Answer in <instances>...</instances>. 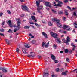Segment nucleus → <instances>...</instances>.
<instances>
[{
    "label": "nucleus",
    "mask_w": 77,
    "mask_h": 77,
    "mask_svg": "<svg viewBox=\"0 0 77 77\" xmlns=\"http://www.w3.org/2000/svg\"><path fill=\"white\" fill-rule=\"evenodd\" d=\"M46 9H47V11H49V8H46Z\"/></svg>",
    "instance_id": "64"
},
{
    "label": "nucleus",
    "mask_w": 77,
    "mask_h": 77,
    "mask_svg": "<svg viewBox=\"0 0 77 77\" xmlns=\"http://www.w3.org/2000/svg\"><path fill=\"white\" fill-rule=\"evenodd\" d=\"M60 39H57L56 40H55L56 41H57V43H59V44H61V41L59 40Z\"/></svg>",
    "instance_id": "23"
},
{
    "label": "nucleus",
    "mask_w": 77,
    "mask_h": 77,
    "mask_svg": "<svg viewBox=\"0 0 77 77\" xmlns=\"http://www.w3.org/2000/svg\"><path fill=\"white\" fill-rule=\"evenodd\" d=\"M63 19L64 21H66V17H63Z\"/></svg>",
    "instance_id": "38"
},
{
    "label": "nucleus",
    "mask_w": 77,
    "mask_h": 77,
    "mask_svg": "<svg viewBox=\"0 0 77 77\" xmlns=\"http://www.w3.org/2000/svg\"><path fill=\"white\" fill-rule=\"evenodd\" d=\"M20 24H21V23L20 22H17V25L18 26L17 27L18 28V29L16 28L14 29V32H16L17 31H18V30H20Z\"/></svg>",
    "instance_id": "3"
},
{
    "label": "nucleus",
    "mask_w": 77,
    "mask_h": 77,
    "mask_svg": "<svg viewBox=\"0 0 77 77\" xmlns=\"http://www.w3.org/2000/svg\"><path fill=\"white\" fill-rule=\"evenodd\" d=\"M30 26H26L24 27V29H29V28H30Z\"/></svg>",
    "instance_id": "25"
},
{
    "label": "nucleus",
    "mask_w": 77,
    "mask_h": 77,
    "mask_svg": "<svg viewBox=\"0 0 77 77\" xmlns=\"http://www.w3.org/2000/svg\"><path fill=\"white\" fill-rule=\"evenodd\" d=\"M50 35L52 37L54 38H56L55 40L57 39H60V38H57L58 36V35L55 33H53V32H50Z\"/></svg>",
    "instance_id": "2"
},
{
    "label": "nucleus",
    "mask_w": 77,
    "mask_h": 77,
    "mask_svg": "<svg viewBox=\"0 0 77 77\" xmlns=\"http://www.w3.org/2000/svg\"><path fill=\"white\" fill-rule=\"evenodd\" d=\"M75 47H74L73 48V49H72L73 51H74L75 49Z\"/></svg>",
    "instance_id": "62"
},
{
    "label": "nucleus",
    "mask_w": 77,
    "mask_h": 77,
    "mask_svg": "<svg viewBox=\"0 0 77 77\" xmlns=\"http://www.w3.org/2000/svg\"><path fill=\"white\" fill-rule=\"evenodd\" d=\"M5 22L3 21L2 23V26H3L4 25V24H5Z\"/></svg>",
    "instance_id": "47"
},
{
    "label": "nucleus",
    "mask_w": 77,
    "mask_h": 77,
    "mask_svg": "<svg viewBox=\"0 0 77 77\" xmlns=\"http://www.w3.org/2000/svg\"><path fill=\"white\" fill-rule=\"evenodd\" d=\"M67 42H68V43H69L68 42H69L71 41V39L69 37H67Z\"/></svg>",
    "instance_id": "19"
},
{
    "label": "nucleus",
    "mask_w": 77,
    "mask_h": 77,
    "mask_svg": "<svg viewBox=\"0 0 77 77\" xmlns=\"http://www.w3.org/2000/svg\"><path fill=\"white\" fill-rule=\"evenodd\" d=\"M22 8L23 11H27V7L26 6L22 5Z\"/></svg>",
    "instance_id": "7"
},
{
    "label": "nucleus",
    "mask_w": 77,
    "mask_h": 77,
    "mask_svg": "<svg viewBox=\"0 0 77 77\" xmlns=\"http://www.w3.org/2000/svg\"><path fill=\"white\" fill-rule=\"evenodd\" d=\"M74 27H75V28H77V23H74Z\"/></svg>",
    "instance_id": "28"
},
{
    "label": "nucleus",
    "mask_w": 77,
    "mask_h": 77,
    "mask_svg": "<svg viewBox=\"0 0 77 77\" xmlns=\"http://www.w3.org/2000/svg\"><path fill=\"white\" fill-rule=\"evenodd\" d=\"M38 59H41V56H38Z\"/></svg>",
    "instance_id": "54"
},
{
    "label": "nucleus",
    "mask_w": 77,
    "mask_h": 77,
    "mask_svg": "<svg viewBox=\"0 0 77 77\" xmlns=\"http://www.w3.org/2000/svg\"><path fill=\"white\" fill-rule=\"evenodd\" d=\"M52 11L54 13H55V14H56V11L55 10H54L52 9Z\"/></svg>",
    "instance_id": "33"
},
{
    "label": "nucleus",
    "mask_w": 77,
    "mask_h": 77,
    "mask_svg": "<svg viewBox=\"0 0 77 77\" xmlns=\"http://www.w3.org/2000/svg\"><path fill=\"white\" fill-rule=\"evenodd\" d=\"M31 56L32 57H33V56L32 55H28V57H31Z\"/></svg>",
    "instance_id": "51"
},
{
    "label": "nucleus",
    "mask_w": 77,
    "mask_h": 77,
    "mask_svg": "<svg viewBox=\"0 0 77 77\" xmlns=\"http://www.w3.org/2000/svg\"><path fill=\"white\" fill-rule=\"evenodd\" d=\"M66 61L67 62H69V59L68 58H66Z\"/></svg>",
    "instance_id": "45"
},
{
    "label": "nucleus",
    "mask_w": 77,
    "mask_h": 77,
    "mask_svg": "<svg viewBox=\"0 0 77 77\" xmlns=\"http://www.w3.org/2000/svg\"><path fill=\"white\" fill-rule=\"evenodd\" d=\"M52 20L53 22L56 21V23L57 24V26L58 27H59L60 28H62V26L61 24L59 23L60 22V20H57V19L56 18H54L52 19Z\"/></svg>",
    "instance_id": "1"
},
{
    "label": "nucleus",
    "mask_w": 77,
    "mask_h": 77,
    "mask_svg": "<svg viewBox=\"0 0 77 77\" xmlns=\"http://www.w3.org/2000/svg\"><path fill=\"white\" fill-rule=\"evenodd\" d=\"M51 59L53 60H54L56 59V57L53 54H51Z\"/></svg>",
    "instance_id": "15"
},
{
    "label": "nucleus",
    "mask_w": 77,
    "mask_h": 77,
    "mask_svg": "<svg viewBox=\"0 0 77 77\" xmlns=\"http://www.w3.org/2000/svg\"><path fill=\"white\" fill-rule=\"evenodd\" d=\"M42 22L44 24H45V23H46V22H45L44 20H42Z\"/></svg>",
    "instance_id": "41"
},
{
    "label": "nucleus",
    "mask_w": 77,
    "mask_h": 77,
    "mask_svg": "<svg viewBox=\"0 0 77 77\" xmlns=\"http://www.w3.org/2000/svg\"><path fill=\"white\" fill-rule=\"evenodd\" d=\"M58 12V14H59V15H61V14H62V13H63L62 11H59Z\"/></svg>",
    "instance_id": "26"
},
{
    "label": "nucleus",
    "mask_w": 77,
    "mask_h": 77,
    "mask_svg": "<svg viewBox=\"0 0 77 77\" xmlns=\"http://www.w3.org/2000/svg\"><path fill=\"white\" fill-rule=\"evenodd\" d=\"M7 23V24H8L10 27H16V25H15L14 26L12 25L11 21V20L8 21V22Z\"/></svg>",
    "instance_id": "5"
},
{
    "label": "nucleus",
    "mask_w": 77,
    "mask_h": 77,
    "mask_svg": "<svg viewBox=\"0 0 77 77\" xmlns=\"http://www.w3.org/2000/svg\"><path fill=\"white\" fill-rule=\"evenodd\" d=\"M22 50L24 54H28V52H26V50L25 48H23Z\"/></svg>",
    "instance_id": "13"
},
{
    "label": "nucleus",
    "mask_w": 77,
    "mask_h": 77,
    "mask_svg": "<svg viewBox=\"0 0 77 77\" xmlns=\"http://www.w3.org/2000/svg\"><path fill=\"white\" fill-rule=\"evenodd\" d=\"M36 42L35 40H33L32 42V44H35Z\"/></svg>",
    "instance_id": "44"
},
{
    "label": "nucleus",
    "mask_w": 77,
    "mask_h": 77,
    "mask_svg": "<svg viewBox=\"0 0 77 77\" xmlns=\"http://www.w3.org/2000/svg\"><path fill=\"white\" fill-rule=\"evenodd\" d=\"M42 9V6H39V7H38V8H37V10L38 12L39 13V14H41V12L40 11L41 9Z\"/></svg>",
    "instance_id": "6"
},
{
    "label": "nucleus",
    "mask_w": 77,
    "mask_h": 77,
    "mask_svg": "<svg viewBox=\"0 0 77 77\" xmlns=\"http://www.w3.org/2000/svg\"><path fill=\"white\" fill-rule=\"evenodd\" d=\"M0 35L1 36H4V34H3L0 33Z\"/></svg>",
    "instance_id": "52"
},
{
    "label": "nucleus",
    "mask_w": 77,
    "mask_h": 77,
    "mask_svg": "<svg viewBox=\"0 0 77 77\" xmlns=\"http://www.w3.org/2000/svg\"><path fill=\"white\" fill-rule=\"evenodd\" d=\"M24 16V14H22L21 15V17H23Z\"/></svg>",
    "instance_id": "56"
},
{
    "label": "nucleus",
    "mask_w": 77,
    "mask_h": 77,
    "mask_svg": "<svg viewBox=\"0 0 77 77\" xmlns=\"http://www.w3.org/2000/svg\"><path fill=\"white\" fill-rule=\"evenodd\" d=\"M45 43H44V42H43L42 43V47L43 48L44 47V46L45 47H46V48H47L48 47V46L47 45H45Z\"/></svg>",
    "instance_id": "14"
},
{
    "label": "nucleus",
    "mask_w": 77,
    "mask_h": 77,
    "mask_svg": "<svg viewBox=\"0 0 77 77\" xmlns=\"http://www.w3.org/2000/svg\"><path fill=\"white\" fill-rule=\"evenodd\" d=\"M68 27V26L66 25H64L63 26V29L64 30H66L67 28Z\"/></svg>",
    "instance_id": "18"
},
{
    "label": "nucleus",
    "mask_w": 77,
    "mask_h": 77,
    "mask_svg": "<svg viewBox=\"0 0 77 77\" xmlns=\"http://www.w3.org/2000/svg\"><path fill=\"white\" fill-rule=\"evenodd\" d=\"M20 2H24V1L23 0H19Z\"/></svg>",
    "instance_id": "58"
},
{
    "label": "nucleus",
    "mask_w": 77,
    "mask_h": 77,
    "mask_svg": "<svg viewBox=\"0 0 77 77\" xmlns=\"http://www.w3.org/2000/svg\"><path fill=\"white\" fill-rule=\"evenodd\" d=\"M67 8L69 9H70L71 11H72V10L71 9V7L69 6H67Z\"/></svg>",
    "instance_id": "34"
},
{
    "label": "nucleus",
    "mask_w": 77,
    "mask_h": 77,
    "mask_svg": "<svg viewBox=\"0 0 77 77\" xmlns=\"http://www.w3.org/2000/svg\"><path fill=\"white\" fill-rule=\"evenodd\" d=\"M2 15H3V13H0V17H2Z\"/></svg>",
    "instance_id": "55"
},
{
    "label": "nucleus",
    "mask_w": 77,
    "mask_h": 77,
    "mask_svg": "<svg viewBox=\"0 0 77 77\" xmlns=\"http://www.w3.org/2000/svg\"><path fill=\"white\" fill-rule=\"evenodd\" d=\"M71 46H72V47H75V45H74V43H72L71 44Z\"/></svg>",
    "instance_id": "30"
},
{
    "label": "nucleus",
    "mask_w": 77,
    "mask_h": 77,
    "mask_svg": "<svg viewBox=\"0 0 77 77\" xmlns=\"http://www.w3.org/2000/svg\"><path fill=\"white\" fill-rule=\"evenodd\" d=\"M35 26H36L37 27H39V26H41V25H38V24L35 23Z\"/></svg>",
    "instance_id": "35"
},
{
    "label": "nucleus",
    "mask_w": 77,
    "mask_h": 77,
    "mask_svg": "<svg viewBox=\"0 0 77 77\" xmlns=\"http://www.w3.org/2000/svg\"><path fill=\"white\" fill-rule=\"evenodd\" d=\"M60 71H61V72H63V71H64L63 69V68L61 69Z\"/></svg>",
    "instance_id": "46"
},
{
    "label": "nucleus",
    "mask_w": 77,
    "mask_h": 77,
    "mask_svg": "<svg viewBox=\"0 0 77 77\" xmlns=\"http://www.w3.org/2000/svg\"><path fill=\"white\" fill-rule=\"evenodd\" d=\"M56 71L57 72H58L59 71V68H57L56 69Z\"/></svg>",
    "instance_id": "42"
},
{
    "label": "nucleus",
    "mask_w": 77,
    "mask_h": 77,
    "mask_svg": "<svg viewBox=\"0 0 77 77\" xmlns=\"http://www.w3.org/2000/svg\"><path fill=\"white\" fill-rule=\"evenodd\" d=\"M0 32H4V29H0Z\"/></svg>",
    "instance_id": "40"
},
{
    "label": "nucleus",
    "mask_w": 77,
    "mask_h": 77,
    "mask_svg": "<svg viewBox=\"0 0 77 77\" xmlns=\"http://www.w3.org/2000/svg\"><path fill=\"white\" fill-rule=\"evenodd\" d=\"M6 43L7 44H9L10 43V42H6Z\"/></svg>",
    "instance_id": "63"
},
{
    "label": "nucleus",
    "mask_w": 77,
    "mask_h": 77,
    "mask_svg": "<svg viewBox=\"0 0 77 77\" xmlns=\"http://www.w3.org/2000/svg\"><path fill=\"white\" fill-rule=\"evenodd\" d=\"M63 42L64 43H65V44H66V45H69V43H68V42H67V40H65V39L63 38Z\"/></svg>",
    "instance_id": "11"
},
{
    "label": "nucleus",
    "mask_w": 77,
    "mask_h": 77,
    "mask_svg": "<svg viewBox=\"0 0 77 77\" xmlns=\"http://www.w3.org/2000/svg\"><path fill=\"white\" fill-rule=\"evenodd\" d=\"M31 18L33 20H34V22H36L37 21V20L35 19V16H32Z\"/></svg>",
    "instance_id": "16"
},
{
    "label": "nucleus",
    "mask_w": 77,
    "mask_h": 77,
    "mask_svg": "<svg viewBox=\"0 0 77 77\" xmlns=\"http://www.w3.org/2000/svg\"><path fill=\"white\" fill-rule=\"evenodd\" d=\"M48 25L49 26H51L53 25V23L51 22H48Z\"/></svg>",
    "instance_id": "20"
},
{
    "label": "nucleus",
    "mask_w": 77,
    "mask_h": 77,
    "mask_svg": "<svg viewBox=\"0 0 77 77\" xmlns=\"http://www.w3.org/2000/svg\"><path fill=\"white\" fill-rule=\"evenodd\" d=\"M51 5V4H50V3L49 2H47L45 3V5L46 6H48L50 8V7H51V5Z\"/></svg>",
    "instance_id": "12"
},
{
    "label": "nucleus",
    "mask_w": 77,
    "mask_h": 77,
    "mask_svg": "<svg viewBox=\"0 0 77 77\" xmlns=\"http://www.w3.org/2000/svg\"><path fill=\"white\" fill-rule=\"evenodd\" d=\"M49 74L48 73H46L44 72L43 74V77H47L48 76Z\"/></svg>",
    "instance_id": "8"
},
{
    "label": "nucleus",
    "mask_w": 77,
    "mask_h": 77,
    "mask_svg": "<svg viewBox=\"0 0 77 77\" xmlns=\"http://www.w3.org/2000/svg\"><path fill=\"white\" fill-rule=\"evenodd\" d=\"M2 71L4 72H7V70H6L5 69H2Z\"/></svg>",
    "instance_id": "27"
},
{
    "label": "nucleus",
    "mask_w": 77,
    "mask_h": 77,
    "mask_svg": "<svg viewBox=\"0 0 77 77\" xmlns=\"http://www.w3.org/2000/svg\"><path fill=\"white\" fill-rule=\"evenodd\" d=\"M54 61L55 62V63H58V61L56 60V59L54 60Z\"/></svg>",
    "instance_id": "48"
},
{
    "label": "nucleus",
    "mask_w": 77,
    "mask_h": 77,
    "mask_svg": "<svg viewBox=\"0 0 77 77\" xmlns=\"http://www.w3.org/2000/svg\"><path fill=\"white\" fill-rule=\"evenodd\" d=\"M19 51H20V50L19 49H18V48H16V52H17V53H19Z\"/></svg>",
    "instance_id": "29"
},
{
    "label": "nucleus",
    "mask_w": 77,
    "mask_h": 77,
    "mask_svg": "<svg viewBox=\"0 0 77 77\" xmlns=\"http://www.w3.org/2000/svg\"><path fill=\"white\" fill-rule=\"evenodd\" d=\"M69 53L70 54H71V53H72V51H69Z\"/></svg>",
    "instance_id": "50"
},
{
    "label": "nucleus",
    "mask_w": 77,
    "mask_h": 77,
    "mask_svg": "<svg viewBox=\"0 0 77 77\" xmlns=\"http://www.w3.org/2000/svg\"><path fill=\"white\" fill-rule=\"evenodd\" d=\"M53 47H54V48L55 49H56V48L57 47V45L55 44H54L53 45Z\"/></svg>",
    "instance_id": "31"
},
{
    "label": "nucleus",
    "mask_w": 77,
    "mask_h": 77,
    "mask_svg": "<svg viewBox=\"0 0 77 77\" xmlns=\"http://www.w3.org/2000/svg\"><path fill=\"white\" fill-rule=\"evenodd\" d=\"M68 51H68V50L67 49H66L64 50V53H68Z\"/></svg>",
    "instance_id": "22"
},
{
    "label": "nucleus",
    "mask_w": 77,
    "mask_h": 77,
    "mask_svg": "<svg viewBox=\"0 0 77 77\" xmlns=\"http://www.w3.org/2000/svg\"><path fill=\"white\" fill-rule=\"evenodd\" d=\"M59 32H60L61 33H63V30H60L59 31Z\"/></svg>",
    "instance_id": "49"
},
{
    "label": "nucleus",
    "mask_w": 77,
    "mask_h": 77,
    "mask_svg": "<svg viewBox=\"0 0 77 77\" xmlns=\"http://www.w3.org/2000/svg\"><path fill=\"white\" fill-rule=\"evenodd\" d=\"M71 30V28H69L68 29H67V30L68 31H70Z\"/></svg>",
    "instance_id": "53"
},
{
    "label": "nucleus",
    "mask_w": 77,
    "mask_h": 77,
    "mask_svg": "<svg viewBox=\"0 0 77 77\" xmlns=\"http://www.w3.org/2000/svg\"><path fill=\"white\" fill-rule=\"evenodd\" d=\"M12 30H11V29H10L8 31V32H9V33H12Z\"/></svg>",
    "instance_id": "43"
},
{
    "label": "nucleus",
    "mask_w": 77,
    "mask_h": 77,
    "mask_svg": "<svg viewBox=\"0 0 77 77\" xmlns=\"http://www.w3.org/2000/svg\"><path fill=\"white\" fill-rule=\"evenodd\" d=\"M72 32L73 33H75V29H73L72 31Z\"/></svg>",
    "instance_id": "61"
},
{
    "label": "nucleus",
    "mask_w": 77,
    "mask_h": 77,
    "mask_svg": "<svg viewBox=\"0 0 77 77\" xmlns=\"http://www.w3.org/2000/svg\"><path fill=\"white\" fill-rule=\"evenodd\" d=\"M7 12L8 14H11V12L9 10H7Z\"/></svg>",
    "instance_id": "32"
},
{
    "label": "nucleus",
    "mask_w": 77,
    "mask_h": 77,
    "mask_svg": "<svg viewBox=\"0 0 77 77\" xmlns=\"http://www.w3.org/2000/svg\"><path fill=\"white\" fill-rule=\"evenodd\" d=\"M65 12L66 15H68V11L65 10Z\"/></svg>",
    "instance_id": "24"
},
{
    "label": "nucleus",
    "mask_w": 77,
    "mask_h": 77,
    "mask_svg": "<svg viewBox=\"0 0 77 77\" xmlns=\"http://www.w3.org/2000/svg\"><path fill=\"white\" fill-rule=\"evenodd\" d=\"M32 36V34H31V33H30L29 34V36Z\"/></svg>",
    "instance_id": "59"
},
{
    "label": "nucleus",
    "mask_w": 77,
    "mask_h": 77,
    "mask_svg": "<svg viewBox=\"0 0 77 77\" xmlns=\"http://www.w3.org/2000/svg\"><path fill=\"white\" fill-rule=\"evenodd\" d=\"M36 3L37 7H39V2L38 1H36Z\"/></svg>",
    "instance_id": "21"
},
{
    "label": "nucleus",
    "mask_w": 77,
    "mask_h": 77,
    "mask_svg": "<svg viewBox=\"0 0 77 77\" xmlns=\"http://www.w3.org/2000/svg\"><path fill=\"white\" fill-rule=\"evenodd\" d=\"M77 9V8H72V10H74L75 9Z\"/></svg>",
    "instance_id": "60"
},
{
    "label": "nucleus",
    "mask_w": 77,
    "mask_h": 77,
    "mask_svg": "<svg viewBox=\"0 0 77 77\" xmlns=\"http://www.w3.org/2000/svg\"><path fill=\"white\" fill-rule=\"evenodd\" d=\"M63 5V3L60 1L58 2V3L55 4L54 5V6H58L59 7H62Z\"/></svg>",
    "instance_id": "4"
},
{
    "label": "nucleus",
    "mask_w": 77,
    "mask_h": 77,
    "mask_svg": "<svg viewBox=\"0 0 77 77\" xmlns=\"http://www.w3.org/2000/svg\"><path fill=\"white\" fill-rule=\"evenodd\" d=\"M60 53H63V51H60Z\"/></svg>",
    "instance_id": "57"
},
{
    "label": "nucleus",
    "mask_w": 77,
    "mask_h": 77,
    "mask_svg": "<svg viewBox=\"0 0 77 77\" xmlns=\"http://www.w3.org/2000/svg\"><path fill=\"white\" fill-rule=\"evenodd\" d=\"M24 46L26 48H30V46H29V44L26 43H25L24 44Z\"/></svg>",
    "instance_id": "17"
},
{
    "label": "nucleus",
    "mask_w": 77,
    "mask_h": 77,
    "mask_svg": "<svg viewBox=\"0 0 77 77\" xmlns=\"http://www.w3.org/2000/svg\"><path fill=\"white\" fill-rule=\"evenodd\" d=\"M42 34L43 36H44V37H45V38H46V39L48 38V37L47 36H48L47 34H46V33H45L44 32H42Z\"/></svg>",
    "instance_id": "9"
},
{
    "label": "nucleus",
    "mask_w": 77,
    "mask_h": 77,
    "mask_svg": "<svg viewBox=\"0 0 77 77\" xmlns=\"http://www.w3.org/2000/svg\"><path fill=\"white\" fill-rule=\"evenodd\" d=\"M73 15L74 16H77V14H76V13L75 12H74L73 13Z\"/></svg>",
    "instance_id": "39"
},
{
    "label": "nucleus",
    "mask_w": 77,
    "mask_h": 77,
    "mask_svg": "<svg viewBox=\"0 0 77 77\" xmlns=\"http://www.w3.org/2000/svg\"><path fill=\"white\" fill-rule=\"evenodd\" d=\"M16 20L17 21V22H20V19L18 18H17Z\"/></svg>",
    "instance_id": "36"
},
{
    "label": "nucleus",
    "mask_w": 77,
    "mask_h": 77,
    "mask_svg": "<svg viewBox=\"0 0 77 77\" xmlns=\"http://www.w3.org/2000/svg\"><path fill=\"white\" fill-rule=\"evenodd\" d=\"M68 2H69L68 0H64V3H68Z\"/></svg>",
    "instance_id": "37"
},
{
    "label": "nucleus",
    "mask_w": 77,
    "mask_h": 77,
    "mask_svg": "<svg viewBox=\"0 0 77 77\" xmlns=\"http://www.w3.org/2000/svg\"><path fill=\"white\" fill-rule=\"evenodd\" d=\"M68 72V71H66L64 72H63L61 73L62 75H67V72Z\"/></svg>",
    "instance_id": "10"
}]
</instances>
